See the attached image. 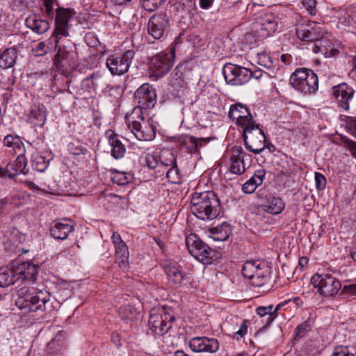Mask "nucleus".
<instances>
[{"label":"nucleus","mask_w":356,"mask_h":356,"mask_svg":"<svg viewBox=\"0 0 356 356\" xmlns=\"http://www.w3.org/2000/svg\"><path fill=\"white\" fill-rule=\"evenodd\" d=\"M42 6L44 8V12L49 17H53L54 10L58 6L57 0H42Z\"/></svg>","instance_id":"48"},{"label":"nucleus","mask_w":356,"mask_h":356,"mask_svg":"<svg viewBox=\"0 0 356 356\" xmlns=\"http://www.w3.org/2000/svg\"><path fill=\"white\" fill-rule=\"evenodd\" d=\"M135 101L137 103L132 115L141 114L142 109H147L154 106L156 102V93L152 86L144 83L134 93Z\"/></svg>","instance_id":"10"},{"label":"nucleus","mask_w":356,"mask_h":356,"mask_svg":"<svg viewBox=\"0 0 356 356\" xmlns=\"http://www.w3.org/2000/svg\"><path fill=\"white\" fill-rule=\"evenodd\" d=\"M163 269L170 284L180 285L182 283L184 273L177 262L165 261L163 265Z\"/></svg>","instance_id":"24"},{"label":"nucleus","mask_w":356,"mask_h":356,"mask_svg":"<svg viewBox=\"0 0 356 356\" xmlns=\"http://www.w3.org/2000/svg\"><path fill=\"white\" fill-rule=\"evenodd\" d=\"M65 334L64 332H60L49 341L47 346L46 351L50 356L62 355L65 350Z\"/></svg>","instance_id":"29"},{"label":"nucleus","mask_w":356,"mask_h":356,"mask_svg":"<svg viewBox=\"0 0 356 356\" xmlns=\"http://www.w3.org/2000/svg\"><path fill=\"white\" fill-rule=\"evenodd\" d=\"M67 148L70 154L76 156L86 155L88 153L86 146L79 143H70L68 144Z\"/></svg>","instance_id":"49"},{"label":"nucleus","mask_w":356,"mask_h":356,"mask_svg":"<svg viewBox=\"0 0 356 356\" xmlns=\"http://www.w3.org/2000/svg\"><path fill=\"white\" fill-rule=\"evenodd\" d=\"M273 306L270 305L268 306H259L256 309V313L261 317H264L266 315L268 316L272 314Z\"/></svg>","instance_id":"57"},{"label":"nucleus","mask_w":356,"mask_h":356,"mask_svg":"<svg viewBox=\"0 0 356 356\" xmlns=\"http://www.w3.org/2000/svg\"><path fill=\"white\" fill-rule=\"evenodd\" d=\"M74 231V226L67 222L54 221L51 223L50 234L57 240H65Z\"/></svg>","instance_id":"28"},{"label":"nucleus","mask_w":356,"mask_h":356,"mask_svg":"<svg viewBox=\"0 0 356 356\" xmlns=\"http://www.w3.org/2000/svg\"><path fill=\"white\" fill-rule=\"evenodd\" d=\"M126 121L129 129L135 137L140 141H151L156 136V128L154 125L144 120L140 114L126 116Z\"/></svg>","instance_id":"6"},{"label":"nucleus","mask_w":356,"mask_h":356,"mask_svg":"<svg viewBox=\"0 0 356 356\" xmlns=\"http://www.w3.org/2000/svg\"><path fill=\"white\" fill-rule=\"evenodd\" d=\"M53 48H54V40L49 39L47 45L44 42H39L36 46L35 51L38 56H43L47 54Z\"/></svg>","instance_id":"51"},{"label":"nucleus","mask_w":356,"mask_h":356,"mask_svg":"<svg viewBox=\"0 0 356 356\" xmlns=\"http://www.w3.org/2000/svg\"><path fill=\"white\" fill-rule=\"evenodd\" d=\"M17 58V52L15 47L3 51L0 56V67L4 69L14 66Z\"/></svg>","instance_id":"38"},{"label":"nucleus","mask_w":356,"mask_h":356,"mask_svg":"<svg viewBox=\"0 0 356 356\" xmlns=\"http://www.w3.org/2000/svg\"><path fill=\"white\" fill-rule=\"evenodd\" d=\"M257 23L261 26V30L266 31V34L270 35L277 30L278 19L273 15H264L257 19Z\"/></svg>","instance_id":"33"},{"label":"nucleus","mask_w":356,"mask_h":356,"mask_svg":"<svg viewBox=\"0 0 356 356\" xmlns=\"http://www.w3.org/2000/svg\"><path fill=\"white\" fill-rule=\"evenodd\" d=\"M209 140L205 138H195L194 136H186L184 140V143L191 145L189 147L191 152H197L199 147L202 146L203 143H206Z\"/></svg>","instance_id":"47"},{"label":"nucleus","mask_w":356,"mask_h":356,"mask_svg":"<svg viewBox=\"0 0 356 356\" xmlns=\"http://www.w3.org/2000/svg\"><path fill=\"white\" fill-rule=\"evenodd\" d=\"M160 168H169L177 164V155L172 149L164 148L159 149Z\"/></svg>","instance_id":"36"},{"label":"nucleus","mask_w":356,"mask_h":356,"mask_svg":"<svg viewBox=\"0 0 356 356\" xmlns=\"http://www.w3.org/2000/svg\"><path fill=\"white\" fill-rule=\"evenodd\" d=\"M54 29L52 32L50 40L53 39L58 44L60 39L66 38L70 35V22L76 14L74 10L58 6L54 10Z\"/></svg>","instance_id":"4"},{"label":"nucleus","mask_w":356,"mask_h":356,"mask_svg":"<svg viewBox=\"0 0 356 356\" xmlns=\"http://www.w3.org/2000/svg\"><path fill=\"white\" fill-rule=\"evenodd\" d=\"M245 147L254 154H259L266 147V136L257 124L242 130Z\"/></svg>","instance_id":"8"},{"label":"nucleus","mask_w":356,"mask_h":356,"mask_svg":"<svg viewBox=\"0 0 356 356\" xmlns=\"http://www.w3.org/2000/svg\"><path fill=\"white\" fill-rule=\"evenodd\" d=\"M191 211L198 218L206 220L216 218L220 212V201L211 191L195 194L191 200Z\"/></svg>","instance_id":"1"},{"label":"nucleus","mask_w":356,"mask_h":356,"mask_svg":"<svg viewBox=\"0 0 356 356\" xmlns=\"http://www.w3.org/2000/svg\"><path fill=\"white\" fill-rule=\"evenodd\" d=\"M134 57V51H126L121 56H110L106 59V67L113 75H122L126 73Z\"/></svg>","instance_id":"15"},{"label":"nucleus","mask_w":356,"mask_h":356,"mask_svg":"<svg viewBox=\"0 0 356 356\" xmlns=\"http://www.w3.org/2000/svg\"><path fill=\"white\" fill-rule=\"evenodd\" d=\"M3 143L5 146L11 148L12 149L10 151L13 150L14 154L25 153L24 144L17 136L14 137L10 134L7 135L3 138Z\"/></svg>","instance_id":"40"},{"label":"nucleus","mask_w":356,"mask_h":356,"mask_svg":"<svg viewBox=\"0 0 356 356\" xmlns=\"http://www.w3.org/2000/svg\"><path fill=\"white\" fill-rule=\"evenodd\" d=\"M26 26L37 34H43L49 29V23L47 20L33 15H30L25 20Z\"/></svg>","instance_id":"32"},{"label":"nucleus","mask_w":356,"mask_h":356,"mask_svg":"<svg viewBox=\"0 0 356 356\" xmlns=\"http://www.w3.org/2000/svg\"><path fill=\"white\" fill-rule=\"evenodd\" d=\"M15 263L16 270L17 271V275H20V280L34 282L38 273L36 266L29 261Z\"/></svg>","instance_id":"30"},{"label":"nucleus","mask_w":356,"mask_h":356,"mask_svg":"<svg viewBox=\"0 0 356 356\" xmlns=\"http://www.w3.org/2000/svg\"><path fill=\"white\" fill-rule=\"evenodd\" d=\"M229 170L235 175H242L251 162V155L244 152L241 146H234L231 149Z\"/></svg>","instance_id":"17"},{"label":"nucleus","mask_w":356,"mask_h":356,"mask_svg":"<svg viewBox=\"0 0 356 356\" xmlns=\"http://www.w3.org/2000/svg\"><path fill=\"white\" fill-rule=\"evenodd\" d=\"M301 5L303 8L312 16H314L318 13L316 0H302Z\"/></svg>","instance_id":"50"},{"label":"nucleus","mask_w":356,"mask_h":356,"mask_svg":"<svg viewBox=\"0 0 356 356\" xmlns=\"http://www.w3.org/2000/svg\"><path fill=\"white\" fill-rule=\"evenodd\" d=\"M159 149H155L146 154L145 160V165L150 169L160 168Z\"/></svg>","instance_id":"46"},{"label":"nucleus","mask_w":356,"mask_h":356,"mask_svg":"<svg viewBox=\"0 0 356 356\" xmlns=\"http://www.w3.org/2000/svg\"><path fill=\"white\" fill-rule=\"evenodd\" d=\"M332 97L338 106L343 111L350 109V104L353 101L355 90L346 83H341L331 89Z\"/></svg>","instance_id":"16"},{"label":"nucleus","mask_w":356,"mask_h":356,"mask_svg":"<svg viewBox=\"0 0 356 356\" xmlns=\"http://www.w3.org/2000/svg\"><path fill=\"white\" fill-rule=\"evenodd\" d=\"M257 63L268 71L266 73L272 77L275 76L277 68L274 65L271 56L265 52H261L257 54Z\"/></svg>","instance_id":"37"},{"label":"nucleus","mask_w":356,"mask_h":356,"mask_svg":"<svg viewBox=\"0 0 356 356\" xmlns=\"http://www.w3.org/2000/svg\"><path fill=\"white\" fill-rule=\"evenodd\" d=\"M332 356H355L350 353L347 346H337L335 348Z\"/></svg>","instance_id":"56"},{"label":"nucleus","mask_w":356,"mask_h":356,"mask_svg":"<svg viewBox=\"0 0 356 356\" xmlns=\"http://www.w3.org/2000/svg\"><path fill=\"white\" fill-rule=\"evenodd\" d=\"M353 68L348 73V76L356 81V56H352Z\"/></svg>","instance_id":"62"},{"label":"nucleus","mask_w":356,"mask_h":356,"mask_svg":"<svg viewBox=\"0 0 356 356\" xmlns=\"http://www.w3.org/2000/svg\"><path fill=\"white\" fill-rule=\"evenodd\" d=\"M111 240L115 247V262L120 268H127L129 266V257L127 245L116 232L113 233Z\"/></svg>","instance_id":"21"},{"label":"nucleus","mask_w":356,"mask_h":356,"mask_svg":"<svg viewBox=\"0 0 356 356\" xmlns=\"http://www.w3.org/2000/svg\"><path fill=\"white\" fill-rule=\"evenodd\" d=\"M20 280V275L16 270V263L13 262L10 266L0 268V286L7 287Z\"/></svg>","instance_id":"26"},{"label":"nucleus","mask_w":356,"mask_h":356,"mask_svg":"<svg viewBox=\"0 0 356 356\" xmlns=\"http://www.w3.org/2000/svg\"><path fill=\"white\" fill-rule=\"evenodd\" d=\"M214 0H200V6L202 9H208L209 8Z\"/></svg>","instance_id":"63"},{"label":"nucleus","mask_w":356,"mask_h":356,"mask_svg":"<svg viewBox=\"0 0 356 356\" xmlns=\"http://www.w3.org/2000/svg\"><path fill=\"white\" fill-rule=\"evenodd\" d=\"M247 321L244 320L239 326L238 331L234 332L233 337L237 340L243 338L247 333L248 326L246 325Z\"/></svg>","instance_id":"55"},{"label":"nucleus","mask_w":356,"mask_h":356,"mask_svg":"<svg viewBox=\"0 0 356 356\" xmlns=\"http://www.w3.org/2000/svg\"><path fill=\"white\" fill-rule=\"evenodd\" d=\"M285 204L282 199L277 196L270 195L258 207L259 211L266 212L272 215H277L284 209Z\"/></svg>","instance_id":"25"},{"label":"nucleus","mask_w":356,"mask_h":356,"mask_svg":"<svg viewBox=\"0 0 356 356\" xmlns=\"http://www.w3.org/2000/svg\"><path fill=\"white\" fill-rule=\"evenodd\" d=\"M186 243L190 254L197 261L203 264L211 262L212 250L201 240L196 239V236H187Z\"/></svg>","instance_id":"13"},{"label":"nucleus","mask_w":356,"mask_h":356,"mask_svg":"<svg viewBox=\"0 0 356 356\" xmlns=\"http://www.w3.org/2000/svg\"><path fill=\"white\" fill-rule=\"evenodd\" d=\"M133 177L130 173L114 170L111 173V180L114 184L124 186L130 183Z\"/></svg>","instance_id":"42"},{"label":"nucleus","mask_w":356,"mask_h":356,"mask_svg":"<svg viewBox=\"0 0 356 356\" xmlns=\"http://www.w3.org/2000/svg\"><path fill=\"white\" fill-rule=\"evenodd\" d=\"M341 293L351 296H356V282L351 284H346L341 287Z\"/></svg>","instance_id":"58"},{"label":"nucleus","mask_w":356,"mask_h":356,"mask_svg":"<svg viewBox=\"0 0 356 356\" xmlns=\"http://www.w3.org/2000/svg\"><path fill=\"white\" fill-rule=\"evenodd\" d=\"M19 298L17 303L22 308L27 309L29 312L51 311L52 305L50 302V294L47 291L30 292L25 288L19 291Z\"/></svg>","instance_id":"2"},{"label":"nucleus","mask_w":356,"mask_h":356,"mask_svg":"<svg viewBox=\"0 0 356 356\" xmlns=\"http://www.w3.org/2000/svg\"><path fill=\"white\" fill-rule=\"evenodd\" d=\"M291 302V300H288L277 305L275 308L274 309H273L272 314L268 317L266 323L258 330L257 334L264 332L277 317L278 312Z\"/></svg>","instance_id":"44"},{"label":"nucleus","mask_w":356,"mask_h":356,"mask_svg":"<svg viewBox=\"0 0 356 356\" xmlns=\"http://www.w3.org/2000/svg\"><path fill=\"white\" fill-rule=\"evenodd\" d=\"M257 187L254 185V184L250 180L248 179L245 183H244L242 186V190L244 193L248 194H251L256 190Z\"/></svg>","instance_id":"60"},{"label":"nucleus","mask_w":356,"mask_h":356,"mask_svg":"<svg viewBox=\"0 0 356 356\" xmlns=\"http://www.w3.org/2000/svg\"><path fill=\"white\" fill-rule=\"evenodd\" d=\"M142 5L143 8L148 12H152L157 8L156 0H143Z\"/></svg>","instance_id":"59"},{"label":"nucleus","mask_w":356,"mask_h":356,"mask_svg":"<svg viewBox=\"0 0 356 356\" xmlns=\"http://www.w3.org/2000/svg\"><path fill=\"white\" fill-rule=\"evenodd\" d=\"M106 135L111 147V154L112 156L117 160L122 159L125 154L126 148L120 140L119 136L111 130L108 131Z\"/></svg>","instance_id":"27"},{"label":"nucleus","mask_w":356,"mask_h":356,"mask_svg":"<svg viewBox=\"0 0 356 356\" xmlns=\"http://www.w3.org/2000/svg\"><path fill=\"white\" fill-rule=\"evenodd\" d=\"M175 321V316L168 313L163 314L156 312L151 313L149 318L150 329L158 335H163L172 327V322Z\"/></svg>","instance_id":"18"},{"label":"nucleus","mask_w":356,"mask_h":356,"mask_svg":"<svg viewBox=\"0 0 356 356\" xmlns=\"http://www.w3.org/2000/svg\"><path fill=\"white\" fill-rule=\"evenodd\" d=\"M266 268L264 262L257 261H247L243 266L242 273L244 277L252 280L255 279L257 282H254L257 286H260L262 283L260 282L265 277V273L263 269Z\"/></svg>","instance_id":"23"},{"label":"nucleus","mask_w":356,"mask_h":356,"mask_svg":"<svg viewBox=\"0 0 356 356\" xmlns=\"http://www.w3.org/2000/svg\"><path fill=\"white\" fill-rule=\"evenodd\" d=\"M266 172L264 170H257L250 179L254 184L257 187H258L262 184Z\"/></svg>","instance_id":"54"},{"label":"nucleus","mask_w":356,"mask_h":356,"mask_svg":"<svg viewBox=\"0 0 356 356\" xmlns=\"http://www.w3.org/2000/svg\"><path fill=\"white\" fill-rule=\"evenodd\" d=\"M46 107L42 104H35L29 115V120L35 127H42L46 121Z\"/></svg>","instance_id":"31"},{"label":"nucleus","mask_w":356,"mask_h":356,"mask_svg":"<svg viewBox=\"0 0 356 356\" xmlns=\"http://www.w3.org/2000/svg\"><path fill=\"white\" fill-rule=\"evenodd\" d=\"M310 330L309 324L307 321H305L304 323L299 325L294 333L295 339H300L303 337Z\"/></svg>","instance_id":"52"},{"label":"nucleus","mask_w":356,"mask_h":356,"mask_svg":"<svg viewBox=\"0 0 356 356\" xmlns=\"http://www.w3.org/2000/svg\"><path fill=\"white\" fill-rule=\"evenodd\" d=\"M290 84L305 95L315 93L318 89L317 75L308 68H298L290 76Z\"/></svg>","instance_id":"3"},{"label":"nucleus","mask_w":356,"mask_h":356,"mask_svg":"<svg viewBox=\"0 0 356 356\" xmlns=\"http://www.w3.org/2000/svg\"><path fill=\"white\" fill-rule=\"evenodd\" d=\"M165 175L168 181L172 184H179L181 181L182 176L177 163L168 168Z\"/></svg>","instance_id":"45"},{"label":"nucleus","mask_w":356,"mask_h":356,"mask_svg":"<svg viewBox=\"0 0 356 356\" xmlns=\"http://www.w3.org/2000/svg\"><path fill=\"white\" fill-rule=\"evenodd\" d=\"M191 349L195 353H216L219 349V343L216 339L205 337H196L189 342Z\"/></svg>","instance_id":"22"},{"label":"nucleus","mask_w":356,"mask_h":356,"mask_svg":"<svg viewBox=\"0 0 356 356\" xmlns=\"http://www.w3.org/2000/svg\"><path fill=\"white\" fill-rule=\"evenodd\" d=\"M347 145L351 151L352 154L356 157V143L353 140H348Z\"/></svg>","instance_id":"64"},{"label":"nucleus","mask_w":356,"mask_h":356,"mask_svg":"<svg viewBox=\"0 0 356 356\" xmlns=\"http://www.w3.org/2000/svg\"><path fill=\"white\" fill-rule=\"evenodd\" d=\"M222 74L227 83L237 86L250 81V70L229 63L224 65Z\"/></svg>","instance_id":"11"},{"label":"nucleus","mask_w":356,"mask_h":356,"mask_svg":"<svg viewBox=\"0 0 356 356\" xmlns=\"http://www.w3.org/2000/svg\"><path fill=\"white\" fill-rule=\"evenodd\" d=\"M327 180L325 177L320 172H315V184L318 191H323L325 188Z\"/></svg>","instance_id":"53"},{"label":"nucleus","mask_w":356,"mask_h":356,"mask_svg":"<svg viewBox=\"0 0 356 356\" xmlns=\"http://www.w3.org/2000/svg\"><path fill=\"white\" fill-rule=\"evenodd\" d=\"M172 7L178 16L184 17L193 14L195 4L191 0H176Z\"/></svg>","instance_id":"34"},{"label":"nucleus","mask_w":356,"mask_h":356,"mask_svg":"<svg viewBox=\"0 0 356 356\" xmlns=\"http://www.w3.org/2000/svg\"><path fill=\"white\" fill-rule=\"evenodd\" d=\"M296 32L300 40L307 42L318 40L323 35L319 24L312 21L302 20L297 24Z\"/></svg>","instance_id":"14"},{"label":"nucleus","mask_w":356,"mask_h":356,"mask_svg":"<svg viewBox=\"0 0 356 356\" xmlns=\"http://www.w3.org/2000/svg\"><path fill=\"white\" fill-rule=\"evenodd\" d=\"M314 287L324 297H333L341 289V283L330 273H316L311 278Z\"/></svg>","instance_id":"7"},{"label":"nucleus","mask_w":356,"mask_h":356,"mask_svg":"<svg viewBox=\"0 0 356 356\" xmlns=\"http://www.w3.org/2000/svg\"><path fill=\"white\" fill-rule=\"evenodd\" d=\"M100 79L101 77L96 74H92L86 77L81 82L82 89L89 93H91L92 91H94L97 88L98 81Z\"/></svg>","instance_id":"43"},{"label":"nucleus","mask_w":356,"mask_h":356,"mask_svg":"<svg viewBox=\"0 0 356 356\" xmlns=\"http://www.w3.org/2000/svg\"><path fill=\"white\" fill-rule=\"evenodd\" d=\"M126 121L129 129L135 137L140 141H151L156 136V128L154 125L144 120L140 114L126 116Z\"/></svg>","instance_id":"5"},{"label":"nucleus","mask_w":356,"mask_h":356,"mask_svg":"<svg viewBox=\"0 0 356 356\" xmlns=\"http://www.w3.org/2000/svg\"><path fill=\"white\" fill-rule=\"evenodd\" d=\"M17 157L13 163L7 165V170H14L15 174L26 175L29 170L26 169V160L24 153L17 154Z\"/></svg>","instance_id":"39"},{"label":"nucleus","mask_w":356,"mask_h":356,"mask_svg":"<svg viewBox=\"0 0 356 356\" xmlns=\"http://www.w3.org/2000/svg\"><path fill=\"white\" fill-rule=\"evenodd\" d=\"M347 127L353 136L356 137V118H350Z\"/></svg>","instance_id":"61"},{"label":"nucleus","mask_w":356,"mask_h":356,"mask_svg":"<svg viewBox=\"0 0 356 356\" xmlns=\"http://www.w3.org/2000/svg\"><path fill=\"white\" fill-rule=\"evenodd\" d=\"M169 26V19L167 15L165 13H156L149 19L147 33L153 38L160 40L163 37Z\"/></svg>","instance_id":"19"},{"label":"nucleus","mask_w":356,"mask_h":356,"mask_svg":"<svg viewBox=\"0 0 356 356\" xmlns=\"http://www.w3.org/2000/svg\"><path fill=\"white\" fill-rule=\"evenodd\" d=\"M49 161L38 153L32 154L31 165L33 168L40 172H43L47 168Z\"/></svg>","instance_id":"41"},{"label":"nucleus","mask_w":356,"mask_h":356,"mask_svg":"<svg viewBox=\"0 0 356 356\" xmlns=\"http://www.w3.org/2000/svg\"><path fill=\"white\" fill-rule=\"evenodd\" d=\"M174 58L172 51H163L154 56L149 67L150 76L156 80L165 76L172 67Z\"/></svg>","instance_id":"9"},{"label":"nucleus","mask_w":356,"mask_h":356,"mask_svg":"<svg viewBox=\"0 0 356 356\" xmlns=\"http://www.w3.org/2000/svg\"><path fill=\"white\" fill-rule=\"evenodd\" d=\"M54 48H57V53L54 58V65L58 70H64L74 64L76 54L72 47L64 43V38L58 44L54 42Z\"/></svg>","instance_id":"12"},{"label":"nucleus","mask_w":356,"mask_h":356,"mask_svg":"<svg viewBox=\"0 0 356 356\" xmlns=\"http://www.w3.org/2000/svg\"><path fill=\"white\" fill-rule=\"evenodd\" d=\"M209 237L215 241H226L231 233L229 225L227 222H223L221 225L211 227L209 229Z\"/></svg>","instance_id":"35"},{"label":"nucleus","mask_w":356,"mask_h":356,"mask_svg":"<svg viewBox=\"0 0 356 356\" xmlns=\"http://www.w3.org/2000/svg\"><path fill=\"white\" fill-rule=\"evenodd\" d=\"M229 116L232 120H236V124L242 130L255 123L248 108L241 104L232 105L229 108Z\"/></svg>","instance_id":"20"}]
</instances>
